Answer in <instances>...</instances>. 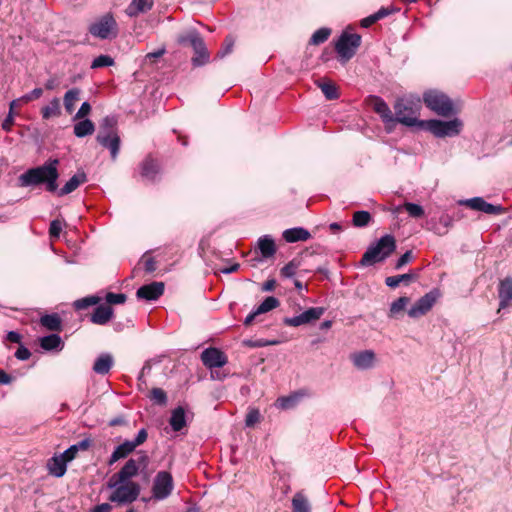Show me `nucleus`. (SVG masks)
Returning a JSON list of instances; mask_svg holds the SVG:
<instances>
[{"label": "nucleus", "instance_id": "f257e3e1", "mask_svg": "<svg viewBox=\"0 0 512 512\" xmlns=\"http://www.w3.org/2000/svg\"><path fill=\"white\" fill-rule=\"evenodd\" d=\"M58 166V159H48L43 165L28 169L19 177L21 186L28 187L45 184L47 191L55 192L58 188Z\"/></svg>", "mask_w": 512, "mask_h": 512}, {"label": "nucleus", "instance_id": "f03ea898", "mask_svg": "<svg viewBox=\"0 0 512 512\" xmlns=\"http://www.w3.org/2000/svg\"><path fill=\"white\" fill-rule=\"evenodd\" d=\"M421 107L422 104L419 97L409 96L398 99L394 104V121L409 127H421L422 121L418 119Z\"/></svg>", "mask_w": 512, "mask_h": 512}, {"label": "nucleus", "instance_id": "7ed1b4c3", "mask_svg": "<svg viewBox=\"0 0 512 512\" xmlns=\"http://www.w3.org/2000/svg\"><path fill=\"white\" fill-rule=\"evenodd\" d=\"M395 249V238L390 234H386L366 250L360 263L363 266H370L375 263L382 262L388 258Z\"/></svg>", "mask_w": 512, "mask_h": 512}, {"label": "nucleus", "instance_id": "20e7f679", "mask_svg": "<svg viewBox=\"0 0 512 512\" xmlns=\"http://www.w3.org/2000/svg\"><path fill=\"white\" fill-rule=\"evenodd\" d=\"M423 102L427 108L443 117H448L455 112L453 101L440 90L430 89L425 91Z\"/></svg>", "mask_w": 512, "mask_h": 512}, {"label": "nucleus", "instance_id": "39448f33", "mask_svg": "<svg viewBox=\"0 0 512 512\" xmlns=\"http://www.w3.org/2000/svg\"><path fill=\"white\" fill-rule=\"evenodd\" d=\"M421 127L426 128L436 137H453L460 134L463 128V122L458 118L450 121L432 119L422 121Z\"/></svg>", "mask_w": 512, "mask_h": 512}, {"label": "nucleus", "instance_id": "423d86ee", "mask_svg": "<svg viewBox=\"0 0 512 512\" xmlns=\"http://www.w3.org/2000/svg\"><path fill=\"white\" fill-rule=\"evenodd\" d=\"M147 462L148 456L146 454L141 455L137 460L129 459L119 472L110 477L107 487L112 488L121 483L131 482L130 479L138 474L139 465L146 466Z\"/></svg>", "mask_w": 512, "mask_h": 512}, {"label": "nucleus", "instance_id": "0eeeda50", "mask_svg": "<svg viewBox=\"0 0 512 512\" xmlns=\"http://www.w3.org/2000/svg\"><path fill=\"white\" fill-rule=\"evenodd\" d=\"M111 489H113V492L108 499L119 505L133 503L140 494V485L136 482L121 483Z\"/></svg>", "mask_w": 512, "mask_h": 512}, {"label": "nucleus", "instance_id": "6e6552de", "mask_svg": "<svg viewBox=\"0 0 512 512\" xmlns=\"http://www.w3.org/2000/svg\"><path fill=\"white\" fill-rule=\"evenodd\" d=\"M174 480L172 474L168 471H159L154 477L151 493L155 501L167 499L173 492Z\"/></svg>", "mask_w": 512, "mask_h": 512}, {"label": "nucleus", "instance_id": "1a4fd4ad", "mask_svg": "<svg viewBox=\"0 0 512 512\" xmlns=\"http://www.w3.org/2000/svg\"><path fill=\"white\" fill-rule=\"evenodd\" d=\"M361 44V36L358 34L342 33L335 44V50L342 62L350 60Z\"/></svg>", "mask_w": 512, "mask_h": 512}, {"label": "nucleus", "instance_id": "9d476101", "mask_svg": "<svg viewBox=\"0 0 512 512\" xmlns=\"http://www.w3.org/2000/svg\"><path fill=\"white\" fill-rule=\"evenodd\" d=\"M180 44L189 42L192 46L195 56L192 57V64L194 66H202L209 61V52L205 46L203 39L196 32H191L186 36H180L178 38Z\"/></svg>", "mask_w": 512, "mask_h": 512}, {"label": "nucleus", "instance_id": "9b49d317", "mask_svg": "<svg viewBox=\"0 0 512 512\" xmlns=\"http://www.w3.org/2000/svg\"><path fill=\"white\" fill-rule=\"evenodd\" d=\"M89 32L100 39L114 38L117 35V23L111 14H105L90 25Z\"/></svg>", "mask_w": 512, "mask_h": 512}, {"label": "nucleus", "instance_id": "f8f14e48", "mask_svg": "<svg viewBox=\"0 0 512 512\" xmlns=\"http://www.w3.org/2000/svg\"><path fill=\"white\" fill-rule=\"evenodd\" d=\"M440 297V292L437 289L431 290L424 296L419 298L408 310V315L411 318H419L427 314L437 302Z\"/></svg>", "mask_w": 512, "mask_h": 512}, {"label": "nucleus", "instance_id": "ddd939ff", "mask_svg": "<svg viewBox=\"0 0 512 512\" xmlns=\"http://www.w3.org/2000/svg\"><path fill=\"white\" fill-rule=\"evenodd\" d=\"M201 361L209 369L223 367L227 363V356L214 347L206 348L201 353Z\"/></svg>", "mask_w": 512, "mask_h": 512}, {"label": "nucleus", "instance_id": "4468645a", "mask_svg": "<svg viewBox=\"0 0 512 512\" xmlns=\"http://www.w3.org/2000/svg\"><path fill=\"white\" fill-rule=\"evenodd\" d=\"M350 360L355 368L359 370H368L376 364V354L372 350H363L354 352L350 355Z\"/></svg>", "mask_w": 512, "mask_h": 512}, {"label": "nucleus", "instance_id": "2eb2a0df", "mask_svg": "<svg viewBox=\"0 0 512 512\" xmlns=\"http://www.w3.org/2000/svg\"><path fill=\"white\" fill-rule=\"evenodd\" d=\"M460 204L465 205L472 210L481 211L486 214L497 215L503 212L502 206L490 204L481 197L466 199L461 201Z\"/></svg>", "mask_w": 512, "mask_h": 512}, {"label": "nucleus", "instance_id": "dca6fc26", "mask_svg": "<svg viewBox=\"0 0 512 512\" xmlns=\"http://www.w3.org/2000/svg\"><path fill=\"white\" fill-rule=\"evenodd\" d=\"M164 293V283L163 282H152L147 285L141 286L137 292L136 296L139 299L153 301L157 300Z\"/></svg>", "mask_w": 512, "mask_h": 512}, {"label": "nucleus", "instance_id": "f3484780", "mask_svg": "<svg viewBox=\"0 0 512 512\" xmlns=\"http://www.w3.org/2000/svg\"><path fill=\"white\" fill-rule=\"evenodd\" d=\"M280 305L279 300L274 296L267 297L253 312H251L244 320L245 326H250L255 318L263 313H267Z\"/></svg>", "mask_w": 512, "mask_h": 512}, {"label": "nucleus", "instance_id": "a211bd4d", "mask_svg": "<svg viewBox=\"0 0 512 512\" xmlns=\"http://www.w3.org/2000/svg\"><path fill=\"white\" fill-rule=\"evenodd\" d=\"M116 124L117 121L114 117H105L99 125L97 142H104L107 138L119 136Z\"/></svg>", "mask_w": 512, "mask_h": 512}, {"label": "nucleus", "instance_id": "6ab92c4d", "mask_svg": "<svg viewBox=\"0 0 512 512\" xmlns=\"http://www.w3.org/2000/svg\"><path fill=\"white\" fill-rule=\"evenodd\" d=\"M499 311L507 308L512 303V278H505L500 281L498 287Z\"/></svg>", "mask_w": 512, "mask_h": 512}, {"label": "nucleus", "instance_id": "aec40b11", "mask_svg": "<svg viewBox=\"0 0 512 512\" xmlns=\"http://www.w3.org/2000/svg\"><path fill=\"white\" fill-rule=\"evenodd\" d=\"M370 103H371L374 111L377 114H379V116L385 123L394 121L392 112H391L389 106L387 105V103L383 99H381L380 97H377V96H372L370 98Z\"/></svg>", "mask_w": 512, "mask_h": 512}, {"label": "nucleus", "instance_id": "412c9836", "mask_svg": "<svg viewBox=\"0 0 512 512\" xmlns=\"http://www.w3.org/2000/svg\"><path fill=\"white\" fill-rule=\"evenodd\" d=\"M68 462L70 461L63 457V453L59 456H53L47 463L49 474L57 478L64 476Z\"/></svg>", "mask_w": 512, "mask_h": 512}, {"label": "nucleus", "instance_id": "4be33fe9", "mask_svg": "<svg viewBox=\"0 0 512 512\" xmlns=\"http://www.w3.org/2000/svg\"><path fill=\"white\" fill-rule=\"evenodd\" d=\"M87 182V175L83 171H78L73 175L65 185L58 191V196H64L75 191L80 185Z\"/></svg>", "mask_w": 512, "mask_h": 512}, {"label": "nucleus", "instance_id": "5701e85b", "mask_svg": "<svg viewBox=\"0 0 512 512\" xmlns=\"http://www.w3.org/2000/svg\"><path fill=\"white\" fill-rule=\"evenodd\" d=\"M113 316V309L109 305H99L90 317L92 323L97 325L107 324Z\"/></svg>", "mask_w": 512, "mask_h": 512}, {"label": "nucleus", "instance_id": "b1692460", "mask_svg": "<svg viewBox=\"0 0 512 512\" xmlns=\"http://www.w3.org/2000/svg\"><path fill=\"white\" fill-rule=\"evenodd\" d=\"M305 395L304 391H296L288 396L279 397L275 401V406L283 410L291 409L295 407Z\"/></svg>", "mask_w": 512, "mask_h": 512}, {"label": "nucleus", "instance_id": "393cba45", "mask_svg": "<svg viewBox=\"0 0 512 512\" xmlns=\"http://www.w3.org/2000/svg\"><path fill=\"white\" fill-rule=\"evenodd\" d=\"M310 237V232L302 227L290 228L283 232V238L285 239L286 242L289 243L306 241Z\"/></svg>", "mask_w": 512, "mask_h": 512}, {"label": "nucleus", "instance_id": "a878e982", "mask_svg": "<svg viewBox=\"0 0 512 512\" xmlns=\"http://www.w3.org/2000/svg\"><path fill=\"white\" fill-rule=\"evenodd\" d=\"M153 7V0H132L126 8V14L135 17L140 13H145Z\"/></svg>", "mask_w": 512, "mask_h": 512}, {"label": "nucleus", "instance_id": "bb28decb", "mask_svg": "<svg viewBox=\"0 0 512 512\" xmlns=\"http://www.w3.org/2000/svg\"><path fill=\"white\" fill-rule=\"evenodd\" d=\"M41 115L44 120L59 117L61 115L60 99L54 97L47 105L43 106Z\"/></svg>", "mask_w": 512, "mask_h": 512}, {"label": "nucleus", "instance_id": "cd10ccee", "mask_svg": "<svg viewBox=\"0 0 512 512\" xmlns=\"http://www.w3.org/2000/svg\"><path fill=\"white\" fill-rule=\"evenodd\" d=\"M113 365V357L110 354H101L93 365V371L100 375L107 374Z\"/></svg>", "mask_w": 512, "mask_h": 512}, {"label": "nucleus", "instance_id": "c85d7f7f", "mask_svg": "<svg viewBox=\"0 0 512 512\" xmlns=\"http://www.w3.org/2000/svg\"><path fill=\"white\" fill-rule=\"evenodd\" d=\"M159 172V165L156 160L151 157H147L141 164V176L148 179L154 180Z\"/></svg>", "mask_w": 512, "mask_h": 512}, {"label": "nucleus", "instance_id": "c756f323", "mask_svg": "<svg viewBox=\"0 0 512 512\" xmlns=\"http://www.w3.org/2000/svg\"><path fill=\"white\" fill-rule=\"evenodd\" d=\"M135 445L131 442V440H127L122 444L118 445L113 453L111 454L109 463L112 464L119 459L127 457L131 452L135 450Z\"/></svg>", "mask_w": 512, "mask_h": 512}, {"label": "nucleus", "instance_id": "7c9ffc66", "mask_svg": "<svg viewBox=\"0 0 512 512\" xmlns=\"http://www.w3.org/2000/svg\"><path fill=\"white\" fill-rule=\"evenodd\" d=\"M258 248L261 252V255L264 258L272 257L276 252V245L274 240L268 236L264 235L258 239Z\"/></svg>", "mask_w": 512, "mask_h": 512}, {"label": "nucleus", "instance_id": "2f4dec72", "mask_svg": "<svg viewBox=\"0 0 512 512\" xmlns=\"http://www.w3.org/2000/svg\"><path fill=\"white\" fill-rule=\"evenodd\" d=\"M292 512H311V505L306 495L299 491L292 498Z\"/></svg>", "mask_w": 512, "mask_h": 512}, {"label": "nucleus", "instance_id": "473e14b6", "mask_svg": "<svg viewBox=\"0 0 512 512\" xmlns=\"http://www.w3.org/2000/svg\"><path fill=\"white\" fill-rule=\"evenodd\" d=\"M80 98V89L79 88H72L68 90L63 97V103L65 110L68 114H71L74 109L75 105L78 102Z\"/></svg>", "mask_w": 512, "mask_h": 512}, {"label": "nucleus", "instance_id": "72a5a7b5", "mask_svg": "<svg viewBox=\"0 0 512 512\" xmlns=\"http://www.w3.org/2000/svg\"><path fill=\"white\" fill-rule=\"evenodd\" d=\"M95 130L94 123L89 119H84L82 121L77 122L74 125V134L78 138H83L85 136L93 134Z\"/></svg>", "mask_w": 512, "mask_h": 512}, {"label": "nucleus", "instance_id": "f704fd0d", "mask_svg": "<svg viewBox=\"0 0 512 512\" xmlns=\"http://www.w3.org/2000/svg\"><path fill=\"white\" fill-rule=\"evenodd\" d=\"M90 444H91V442L89 439H87V438L83 439V440L79 441L78 443L73 444L69 448H67L63 452V457H65L66 460L72 461L73 459H75V457L79 451L87 450L90 447Z\"/></svg>", "mask_w": 512, "mask_h": 512}, {"label": "nucleus", "instance_id": "c9c22d12", "mask_svg": "<svg viewBox=\"0 0 512 512\" xmlns=\"http://www.w3.org/2000/svg\"><path fill=\"white\" fill-rule=\"evenodd\" d=\"M42 326L51 331H61V318L57 314H48L40 319Z\"/></svg>", "mask_w": 512, "mask_h": 512}, {"label": "nucleus", "instance_id": "e433bc0d", "mask_svg": "<svg viewBox=\"0 0 512 512\" xmlns=\"http://www.w3.org/2000/svg\"><path fill=\"white\" fill-rule=\"evenodd\" d=\"M318 87L328 100H334L339 97L336 85L331 81H317Z\"/></svg>", "mask_w": 512, "mask_h": 512}, {"label": "nucleus", "instance_id": "4c0bfd02", "mask_svg": "<svg viewBox=\"0 0 512 512\" xmlns=\"http://www.w3.org/2000/svg\"><path fill=\"white\" fill-rule=\"evenodd\" d=\"M101 146L108 149L111 154V158L115 160L120 150V137L114 136L107 138L104 142H98Z\"/></svg>", "mask_w": 512, "mask_h": 512}, {"label": "nucleus", "instance_id": "58836bf2", "mask_svg": "<svg viewBox=\"0 0 512 512\" xmlns=\"http://www.w3.org/2000/svg\"><path fill=\"white\" fill-rule=\"evenodd\" d=\"M414 279V275L411 273L389 276L385 279V283L390 288H396L401 283L409 284Z\"/></svg>", "mask_w": 512, "mask_h": 512}, {"label": "nucleus", "instance_id": "ea45409f", "mask_svg": "<svg viewBox=\"0 0 512 512\" xmlns=\"http://www.w3.org/2000/svg\"><path fill=\"white\" fill-rule=\"evenodd\" d=\"M409 302L410 299L406 296L399 297L397 300L393 301L390 306L389 317H395L404 311Z\"/></svg>", "mask_w": 512, "mask_h": 512}, {"label": "nucleus", "instance_id": "a19ab883", "mask_svg": "<svg viewBox=\"0 0 512 512\" xmlns=\"http://www.w3.org/2000/svg\"><path fill=\"white\" fill-rule=\"evenodd\" d=\"M40 345L45 350L57 349L61 345V338L57 334L42 337Z\"/></svg>", "mask_w": 512, "mask_h": 512}, {"label": "nucleus", "instance_id": "79ce46f5", "mask_svg": "<svg viewBox=\"0 0 512 512\" xmlns=\"http://www.w3.org/2000/svg\"><path fill=\"white\" fill-rule=\"evenodd\" d=\"M100 301H101L100 297L91 295V296H87V297L76 300L73 303V306L76 310H83L90 306L99 304Z\"/></svg>", "mask_w": 512, "mask_h": 512}, {"label": "nucleus", "instance_id": "37998d69", "mask_svg": "<svg viewBox=\"0 0 512 512\" xmlns=\"http://www.w3.org/2000/svg\"><path fill=\"white\" fill-rule=\"evenodd\" d=\"M371 221V214L368 211H356L353 214L352 223L355 227H365Z\"/></svg>", "mask_w": 512, "mask_h": 512}, {"label": "nucleus", "instance_id": "c03bdc74", "mask_svg": "<svg viewBox=\"0 0 512 512\" xmlns=\"http://www.w3.org/2000/svg\"><path fill=\"white\" fill-rule=\"evenodd\" d=\"M331 34V30L329 28H320L313 33L310 38V44L319 45L327 41Z\"/></svg>", "mask_w": 512, "mask_h": 512}, {"label": "nucleus", "instance_id": "a18cd8bd", "mask_svg": "<svg viewBox=\"0 0 512 512\" xmlns=\"http://www.w3.org/2000/svg\"><path fill=\"white\" fill-rule=\"evenodd\" d=\"M149 398L156 405L165 406L167 404V394L161 388H153Z\"/></svg>", "mask_w": 512, "mask_h": 512}, {"label": "nucleus", "instance_id": "49530a36", "mask_svg": "<svg viewBox=\"0 0 512 512\" xmlns=\"http://www.w3.org/2000/svg\"><path fill=\"white\" fill-rule=\"evenodd\" d=\"M324 312L325 309L323 307H312L304 311L303 314L306 322L310 323L320 319Z\"/></svg>", "mask_w": 512, "mask_h": 512}, {"label": "nucleus", "instance_id": "de8ad7c7", "mask_svg": "<svg viewBox=\"0 0 512 512\" xmlns=\"http://www.w3.org/2000/svg\"><path fill=\"white\" fill-rule=\"evenodd\" d=\"M452 225V219L449 215H443L439 218L438 225L434 228V231L438 235H444L447 233L449 227Z\"/></svg>", "mask_w": 512, "mask_h": 512}, {"label": "nucleus", "instance_id": "09e8293b", "mask_svg": "<svg viewBox=\"0 0 512 512\" xmlns=\"http://www.w3.org/2000/svg\"><path fill=\"white\" fill-rule=\"evenodd\" d=\"M403 207L406 212L413 218H420L424 215V209L418 204L406 202L404 203Z\"/></svg>", "mask_w": 512, "mask_h": 512}, {"label": "nucleus", "instance_id": "8fccbe9b", "mask_svg": "<svg viewBox=\"0 0 512 512\" xmlns=\"http://www.w3.org/2000/svg\"><path fill=\"white\" fill-rule=\"evenodd\" d=\"M113 64H114V60L110 56L100 55L93 60V62L91 64V68L97 69V68H102V67H109V66H112Z\"/></svg>", "mask_w": 512, "mask_h": 512}, {"label": "nucleus", "instance_id": "3c124183", "mask_svg": "<svg viewBox=\"0 0 512 512\" xmlns=\"http://www.w3.org/2000/svg\"><path fill=\"white\" fill-rule=\"evenodd\" d=\"M126 298V295L123 293L116 294L112 292L107 293L105 297L109 306L114 304H123L126 301Z\"/></svg>", "mask_w": 512, "mask_h": 512}, {"label": "nucleus", "instance_id": "603ef678", "mask_svg": "<svg viewBox=\"0 0 512 512\" xmlns=\"http://www.w3.org/2000/svg\"><path fill=\"white\" fill-rule=\"evenodd\" d=\"M298 267L299 264L292 260L281 269L280 273L283 277L289 278L295 275Z\"/></svg>", "mask_w": 512, "mask_h": 512}, {"label": "nucleus", "instance_id": "864d4df0", "mask_svg": "<svg viewBox=\"0 0 512 512\" xmlns=\"http://www.w3.org/2000/svg\"><path fill=\"white\" fill-rule=\"evenodd\" d=\"M43 95V89L42 88H35L31 92L23 95L21 97V100L23 104H27L33 100L39 99Z\"/></svg>", "mask_w": 512, "mask_h": 512}, {"label": "nucleus", "instance_id": "5fc2aeb1", "mask_svg": "<svg viewBox=\"0 0 512 512\" xmlns=\"http://www.w3.org/2000/svg\"><path fill=\"white\" fill-rule=\"evenodd\" d=\"M284 324L291 327H298L303 324H308L304 318V314L301 313L297 316L291 317V318H285Z\"/></svg>", "mask_w": 512, "mask_h": 512}, {"label": "nucleus", "instance_id": "6e6d98bb", "mask_svg": "<svg viewBox=\"0 0 512 512\" xmlns=\"http://www.w3.org/2000/svg\"><path fill=\"white\" fill-rule=\"evenodd\" d=\"M63 229L62 221L55 219L50 223L49 234L52 238H58Z\"/></svg>", "mask_w": 512, "mask_h": 512}, {"label": "nucleus", "instance_id": "4d7b16f0", "mask_svg": "<svg viewBox=\"0 0 512 512\" xmlns=\"http://www.w3.org/2000/svg\"><path fill=\"white\" fill-rule=\"evenodd\" d=\"M233 46H234V39L230 36L227 37L225 39L224 46L217 54L218 57L222 58V57L228 55L229 53H231Z\"/></svg>", "mask_w": 512, "mask_h": 512}, {"label": "nucleus", "instance_id": "13d9d810", "mask_svg": "<svg viewBox=\"0 0 512 512\" xmlns=\"http://www.w3.org/2000/svg\"><path fill=\"white\" fill-rule=\"evenodd\" d=\"M170 425L173 431H181L187 425L186 418H170Z\"/></svg>", "mask_w": 512, "mask_h": 512}, {"label": "nucleus", "instance_id": "bf43d9fd", "mask_svg": "<svg viewBox=\"0 0 512 512\" xmlns=\"http://www.w3.org/2000/svg\"><path fill=\"white\" fill-rule=\"evenodd\" d=\"M91 111V106L88 102L82 103L81 107L74 116L75 120L85 118Z\"/></svg>", "mask_w": 512, "mask_h": 512}, {"label": "nucleus", "instance_id": "052dcab7", "mask_svg": "<svg viewBox=\"0 0 512 512\" xmlns=\"http://www.w3.org/2000/svg\"><path fill=\"white\" fill-rule=\"evenodd\" d=\"M147 436L148 435L146 429L142 428L138 431L136 437L131 440V442L135 445V447H138L146 441Z\"/></svg>", "mask_w": 512, "mask_h": 512}, {"label": "nucleus", "instance_id": "680f3d73", "mask_svg": "<svg viewBox=\"0 0 512 512\" xmlns=\"http://www.w3.org/2000/svg\"><path fill=\"white\" fill-rule=\"evenodd\" d=\"M166 50L165 48H160L159 50H157L156 52H151V53H148L146 56H145V61L146 62H149V63H154V61L160 57H162L164 54H165Z\"/></svg>", "mask_w": 512, "mask_h": 512}, {"label": "nucleus", "instance_id": "e2e57ef3", "mask_svg": "<svg viewBox=\"0 0 512 512\" xmlns=\"http://www.w3.org/2000/svg\"><path fill=\"white\" fill-rule=\"evenodd\" d=\"M30 356L31 352L23 346H20L15 353V357L19 360H28Z\"/></svg>", "mask_w": 512, "mask_h": 512}, {"label": "nucleus", "instance_id": "0e129e2a", "mask_svg": "<svg viewBox=\"0 0 512 512\" xmlns=\"http://www.w3.org/2000/svg\"><path fill=\"white\" fill-rule=\"evenodd\" d=\"M412 258V252L407 251L405 252L396 262L395 268L400 269L402 266L407 264Z\"/></svg>", "mask_w": 512, "mask_h": 512}, {"label": "nucleus", "instance_id": "69168bd1", "mask_svg": "<svg viewBox=\"0 0 512 512\" xmlns=\"http://www.w3.org/2000/svg\"><path fill=\"white\" fill-rule=\"evenodd\" d=\"M144 269L148 273H152L156 270V261L152 257L144 258Z\"/></svg>", "mask_w": 512, "mask_h": 512}, {"label": "nucleus", "instance_id": "338daca9", "mask_svg": "<svg viewBox=\"0 0 512 512\" xmlns=\"http://www.w3.org/2000/svg\"><path fill=\"white\" fill-rule=\"evenodd\" d=\"M13 124H14V116H13V113L9 112L7 117L2 122V129L5 130L6 132H9V131H11Z\"/></svg>", "mask_w": 512, "mask_h": 512}, {"label": "nucleus", "instance_id": "774afa93", "mask_svg": "<svg viewBox=\"0 0 512 512\" xmlns=\"http://www.w3.org/2000/svg\"><path fill=\"white\" fill-rule=\"evenodd\" d=\"M112 510V505L109 503H101L94 506L91 509V512H110Z\"/></svg>", "mask_w": 512, "mask_h": 512}]
</instances>
